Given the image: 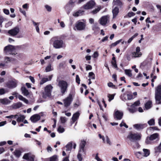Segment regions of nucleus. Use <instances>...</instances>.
<instances>
[{"mask_svg": "<svg viewBox=\"0 0 161 161\" xmlns=\"http://www.w3.org/2000/svg\"><path fill=\"white\" fill-rule=\"evenodd\" d=\"M51 41L53 42V47L55 49H60L65 47V45L63 41L57 37H53Z\"/></svg>", "mask_w": 161, "mask_h": 161, "instance_id": "1", "label": "nucleus"}, {"mask_svg": "<svg viewBox=\"0 0 161 161\" xmlns=\"http://www.w3.org/2000/svg\"><path fill=\"white\" fill-rule=\"evenodd\" d=\"M19 49V47L18 46L9 45L4 48V51L7 54H11L14 56L16 55L18 56L19 54L16 52Z\"/></svg>", "mask_w": 161, "mask_h": 161, "instance_id": "2", "label": "nucleus"}, {"mask_svg": "<svg viewBox=\"0 0 161 161\" xmlns=\"http://www.w3.org/2000/svg\"><path fill=\"white\" fill-rule=\"evenodd\" d=\"M155 98L157 104L161 103V85L158 86L156 88Z\"/></svg>", "mask_w": 161, "mask_h": 161, "instance_id": "3", "label": "nucleus"}, {"mask_svg": "<svg viewBox=\"0 0 161 161\" xmlns=\"http://www.w3.org/2000/svg\"><path fill=\"white\" fill-rule=\"evenodd\" d=\"M58 85L60 87L61 92L62 94H64L66 91L68 86L67 83L64 80H60Z\"/></svg>", "mask_w": 161, "mask_h": 161, "instance_id": "4", "label": "nucleus"}, {"mask_svg": "<svg viewBox=\"0 0 161 161\" xmlns=\"http://www.w3.org/2000/svg\"><path fill=\"white\" fill-rule=\"evenodd\" d=\"M53 87L51 85H48L45 88L44 92L43 93L42 97L44 98H46L49 97L51 95Z\"/></svg>", "mask_w": 161, "mask_h": 161, "instance_id": "5", "label": "nucleus"}, {"mask_svg": "<svg viewBox=\"0 0 161 161\" xmlns=\"http://www.w3.org/2000/svg\"><path fill=\"white\" fill-rule=\"evenodd\" d=\"M83 22L78 21L75 24V28L78 31L84 30L86 29V22L85 20Z\"/></svg>", "mask_w": 161, "mask_h": 161, "instance_id": "6", "label": "nucleus"}, {"mask_svg": "<svg viewBox=\"0 0 161 161\" xmlns=\"http://www.w3.org/2000/svg\"><path fill=\"white\" fill-rule=\"evenodd\" d=\"M141 135L140 134L130 133L127 136V138L131 141L139 140L141 139Z\"/></svg>", "mask_w": 161, "mask_h": 161, "instance_id": "7", "label": "nucleus"}, {"mask_svg": "<svg viewBox=\"0 0 161 161\" xmlns=\"http://www.w3.org/2000/svg\"><path fill=\"white\" fill-rule=\"evenodd\" d=\"M73 100L72 95L69 94L68 97L63 100L64 104L65 107H67L69 106Z\"/></svg>", "mask_w": 161, "mask_h": 161, "instance_id": "8", "label": "nucleus"}, {"mask_svg": "<svg viewBox=\"0 0 161 161\" xmlns=\"http://www.w3.org/2000/svg\"><path fill=\"white\" fill-rule=\"evenodd\" d=\"M18 82L17 80L15 79H13L8 80L7 83V85L8 87L13 88L16 87Z\"/></svg>", "mask_w": 161, "mask_h": 161, "instance_id": "9", "label": "nucleus"}, {"mask_svg": "<svg viewBox=\"0 0 161 161\" xmlns=\"http://www.w3.org/2000/svg\"><path fill=\"white\" fill-rule=\"evenodd\" d=\"M95 3L94 1L91 0L88 2L83 6V8L85 9H89L92 8L95 6Z\"/></svg>", "mask_w": 161, "mask_h": 161, "instance_id": "10", "label": "nucleus"}, {"mask_svg": "<svg viewBox=\"0 0 161 161\" xmlns=\"http://www.w3.org/2000/svg\"><path fill=\"white\" fill-rule=\"evenodd\" d=\"M19 31V28L18 27H15L13 29L9 30L8 31V33L11 36H15L17 34Z\"/></svg>", "mask_w": 161, "mask_h": 161, "instance_id": "11", "label": "nucleus"}, {"mask_svg": "<svg viewBox=\"0 0 161 161\" xmlns=\"http://www.w3.org/2000/svg\"><path fill=\"white\" fill-rule=\"evenodd\" d=\"M140 51V48L139 47H137L136 49V51L132 53V57L134 58L139 57H141L142 54Z\"/></svg>", "mask_w": 161, "mask_h": 161, "instance_id": "12", "label": "nucleus"}, {"mask_svg": "<svg viewBox=\"0 0 161 161\" xmlns=\"http://www.w3.org/2000/svg\"><path fill=\"white\" fill-rule=\"evenodd\" d=\"M147 125L146 124H136L133 125V127L136 129L140 130L146 127Z\"/></svg>", "mask_w": 161, "mask_h": 161, "instance_id": "13", "label": "nucleus"}, {"mask_svg": "<svg viewBox=\"0 0 161 161\" xmlns=\"http://www.w3.org/2000/svg\"><path fill=\"white\" fill-rule=\"evenodd\" d=\"M40 118V116L39 115L37 114H36L32 116L30 118V119L32 122L35 123L39 120Z\"/></svg>", "mask_w": 161, "mask_h": 161, "instance_id": "14", "label": "nucleus"}, {"mask_svg": "<svg viewBox=\"0 0 161 161\" xmlns=\"http://www.w3.org/2000/svg\"><path fill=\"white\" fill-rule=\"evenodd\" d=\"M122 0H113V6H116L120 8H121L123 4Z\"/></svg>", "mask_w": 161, "mask_h": 161, "instance_id": "15", "label": "nucleus"}, {"mask_svg": "<svg viewBox=\"0 0 161 161\" xmlns=\"http://www.w3.org/2000/svg\"><path fill=\"white\" fill-rule=\"evenodd\" d=\"M16 97L19 98L20 100L22 101L26 104L28 103V101L25 98L23 97L22 96L19 94L17 93H15Z\"/></svg>", "mask_w": 161, "mask_h": 161, "instance_id": "16", "label": "nucleus"}, {"mask_svg": "<svg viewBox=\"0 0 161 161\" xmlns=\"http://www.w3.org/2000/svg\"><path fill=\"white\" fill-rule=\"evenodd\" d=\"M108 18L106 16H103L100 19V23L102 25H105L107 23Z\"/></svg>", "mask_w": 161, "mask_h": 161, "instance_id": "17", "label": "nucleus"}, {"mask_svg": "<svg viewBox=\"0 0 161 161\" xmlns=\"http://www.w3.org/2000/svg\"><path fill=\"white\" fill-rule=\"evenodd\" d=\"M159 139V135L158 133H156L151 135L149 137V139L150 141H153L156 139Z\"/></svg>", "mask_w": 161, "mask_h": 161, "instance_id": "18", "label": "nucleus"}, {"mask_svg": "<svg viewBox=\"0 0 161 161\" xmlns=\"http://www.w3.org/2000/svg\"><path fill=\"white\" fill-rule=\"evenodd\" d=\"M10 103L11 101L7 98L0 99V103L2 104L7 105L10 104Z\"/></svg>", "mask_w": 161, "mask_h": 161, "instance_id": "19", "label": "nucleus"}, {"mask_svg": "<svg viewBox=\"0 0 161 161\" xmlns=\"http://www.w3.org/2000/svg\"><path fill=\"white\" fill-rule=\"evenodd\" d=\"M123 114L122 112H120L119 111H117L115 112V117L119 120L121 119L123 116Z\"/></svg>", "mask_w": 161, "mask_h": 161, "instance_id": "20", "label": "nucleus"}, {"mask_svg": "<svg viewBox=\"0 0 161 161\" xmlns=\"http://www.w3.org/2000/svg\"><path fill=\"white\" fill-rule=\"evenodd\" d=\"M80 114L78 112H76L74 114L72 118V124L74 123L76 120H77L80 116Z\"/></svg>", "mask_w": 161, "mask_h": 161, "instance_id": "21", "label": "nucleus"}, {"mask_svg": "<svg viewBox=\"0 0 161 161\" xmlns=\"http://www.w3.org/2000/svg\"><path fill=\"white\" fill-rule=\"evenodd\" d=\"M52 77L53 75H51L49 76L48 78H42V80L40 82V84L41 85H42L48 81L51 80L52 79Z\"/></svg>", "mask_w": 161, "mask_h": 161, "instance_id": "22", "label": "nucleus"}, {"mask_svg": "<svg viewBox=\"0 0 161 161\" xmlns=\"http://www.w3.org/2000/svg\"><path fill=\"white\" fill-rule=\"evenodd\" d=\"M113 18H115L118 15L119 12V8L117 6L115 7L113 10Z\"/></svg>", "mask_w": 161, "mask_h": 161, "instance_id": "23", "label": "nucleus"}, {"mask_svg": "<svg viewBox=\"0 0 161 161\" xmlns=\"http://www.w3.org/2000/svg\"><path fill=\"white\" fill-rule=\"evenodd\" d=\"M21 90L23 94L25 96H27L29 94L28 90L25 87H22L21 88Z\"/></svg>", "mask_w": 161, "mask_h": 161, "instance_id": "24", "label": "nucleus"}, {"mask_svg": "<svg viewBox=\"0 0 161 161\" xmlns=\"http://www.w3.org/2000/svg\"><path fill=\"white\" fill-rule=\"evenodd\" d=\"M58 158L57 155H54L47 159V161H57Z\"/></svg>", "mask_w": 161, "mask_h": 161, "instance_id": "25", "label": "nucleus"}, {"mask_svg": "<svg viewBox=\"0 0 161 161\" xmlns=\"http://www.w3.org/2000/svg\"><path fill=\"white\" fill-rule=\"evenodd\" d=\"M25 119V116L24 115H20L17 118L16 120L19 123L23 122Z\"/></svg>", "mask_w": 161, "mask_h": 161, "instance_id": "26", "label": "nucleus"}, {"mask_svg": "<svg viewBox=\"0 0 161 161\" xmlns=\"http://www.w3.org/2000/svg\"><path fill=\"white\" fill-rule=\"evenodd\" d=\"M73 146L72 143L71 142L69 143L65 146L66 151H70L71 149Z\"/></svg>", "mask_w": 161, "mask_h": 161, "instance_id": "27", "label": "nucleus"}, {"mask_svg": "<svg viewBox=\"0 0 161 161\" xmlns=\"http://www.w3.org/2000/svg\"><path fill=\"white\" fill-rule=\"evenodd\" d=\"M154 150L156 153H160L161 152V142L158 146L154 148Z\"/></svg>", "mask_w": 161, "mask_h": 161, "instance_id": "28", "label": "nucleus"}, {"mask_svg": "<svg viewBox=\"0 0 161 161\" xmlns=\"http://www.w3.org/2000/svg\"><path fill=\"white\" fill-rule=\"evenodd\" d=\"M152 102L151 101H148L145 104V108L147 109H149L151 107Z\"/></svg>", "mask_w": 161, "mask_h": 161, "instance_id": "29", "label": "nucleus"}, {"mask_svg": "<svg viewBox=\"0 0 161 161\" xmlns=\"http://www.w3.org/2000/svg\"><path fill=\"white\" fill-rule=\"evenodd\" d=\"M143 151L144 152V156L145 157H147L150 154V151L147 149H143Z\"/></svg>", "mask_w": 161, "mask_h": 161, "instance_id": "30", "label": "nucleus"}, {"mask_svg": "<svg viewBox=\"0 0 161 161\" xmlns=\"http://www.w3.org/2000/svg\"><path fill=\"white\" fill-rule=\"evenodd\" d=\"M101 8V6H99L97 7V8H96L95 9L93 10L91 12L93 14H96L100 10Z\"/></svg>", "mask_w": 161, "mask_h": 161, "instance_id": "31", "label": "nucleus"}, {"mask_svg": "<svg viewBox=\"0 0 161 161\" xmlns=\"http://www.w3.org/2000/svg\"><path fill=\"white\" fill-rule=\"evenodd\" d=\"M22 103L21 102L15 104L13 106L14 108L17 109L19 108L22 106Z\"/></svg>", "mask_w": 161, "mask_h": 161, "instance_id": "32", "label": "nucleus"}, {"mask_svg": "<svg viewBox=\"0 0 161 161\" xmlns=\"http://www.w3.org/2000/svg\"><path fill=\"white\" fill-rule=\"evenodd\" d=\"M14 155L16 157H19L21 154V151L18 150H16L14 152Z\"/></svg>", "mask_w": 161, "mask_h": 161, "instance_id": "33", "label": "nucleus"}, {"mask_svg": "<svg viewBox=\"0 0 161 161\" xmlns=\"http://www.w3.org/2000/svg\"><path fill=\"white\" fill-rule=\"evenodd\" d=\"M83 12V11L81 10H79L78 11L74 13L73 15L74 16H78L82 14V13Z\"/></svg>", "mask_w": 161, "mask_h": 161, "instance_id": "34", "label": "nucleus"}, {"mask_svg": "<svg viewBox=\"0 0 161 161\" xmlns=\"http://www.w3.org/2000/svg\"><path fill=\"white\" fill-rule=\"evenodd\" d=\"M88 77L91 79L94 80L95 79V75L93 72H90L89 73Z\"/></svg>", "mask_w": 161, "mask_h": 161, "instance_id": "35", "label": "nucleus"}, {"mask_svg": "<svg viewBox=\"0 0 161 161\" xmlns=\"http://www.w3.org/2000/svg\"><path fill=\"white\" fill-rule=\"evenodd\" d=\"M125 74L129 77H131L132 75L131 71L130 69H125Z\"/></svg>", "mask_w": 161, "mask_h": 161, "instance_id": "36", "label": "nucleus"}, {"mask_svg": "<svg viewBox=\"0 0 161 161\" xmlns=\"http://www.w3.org/2000/svg\"><path fill=\"white\" fill-rule=\"evenodd\" d=\"M149 125H153L155 124V120L153 119H152L147 122Z\"/></svg>", "mask_w": 161, "mask_h": 161, "instance_id": "37", "label": "nucleus"}, {"mask_svg": "<svg viewBox=\"0 0 161 161\" xmlns=\"http://www.w3.org/2000/svg\"><path fill=\"white\" fill-rule=\"evenodd\" d=\"M31 157V154L30 153H27L25 154L23 157V158L24 159H25L27 160H28V159L30 157Z\"/></svg>", "mask_w": 161, "mask_h": 161, "instance_id": "38", "label": "nucleus"}, {"mask_svg": "<svg viewBox=\"0 0 161 161\" xmlns=\"http://www.w3.org/2000/svg\"><path fill=\"white\" fill-rule=\"evenodd\" d=\"M114 94H108V97L109 98L108 101L110 102L114 99Z\"/></svg>", "mask_w": 161, "mask_h": 161, "instance_id": "39", "label": "nucleus"}, {"mask_svg": "<svg viewBox=\"0 0 161 161\" xmlns=\"http://www.w3.org/2000/svg\"><path fill=\"white\" fill-rule=\"evenodd\" d=\"M60 120L62 123H64L67 121V119L65 117H61Z\"/></svg>", "mask_w": 161, "mask_h": 161, "instance_id": "40", "label": "nucleus"}, {"mask_svg": "<svg viewBox=\"0 0 161 161\" xmlns=\"http://www.w3.org/2000/svg\"><path fill=\"white\" fill-rule=\"evenodd\" d=\"M140 102L139 101H137L135 102L134 103L131 105V107L133 108L135 107L139 106L140 104Z\"/></svg>", "mask_w": 161, "mask_h": 161, "instance_id": "41", "label": "nucleus"}, {"mask_svg": "<svg viewBox=\"0 0 161 161\" xmlns=\"http://www.w3.org/2000/svg\"><path fill=\"white\" fill-rule=\"evenodd\" d=\"M86 142L85 141H81V142L80 144V147H81L82 148H84L85 145H86Z\"/></svg>", "mask_w": 161, "mask_h": 161, "instance_id": "42", "label": "nucleus"}, {"mask_svg": "<svg viewBox=\"0 0 161 161\" xmlns=\"http://www.w3.org/2000/svg\"><path fill=\"white\" fill-rule=\"evenodd\" d=\"M64 131V129L61 126H59L58 129V131L59 133H63Z\"/></svg>", "mask_w": 161, "mask_h": 161, "instance_id": "43", "label": "nucleus"}, {"mask_svg": "<svg viewBox=\"0 0 161 161\" xmlns=\"http://www.w3.org/2000/svg\"><path fill=\"white\" fill-rule=\"evenodd\" d=\"M5 19L3 17L0 16V27H2V23Z\"/></svg>", "mask_w": 161, "mask_h": 161, "instance_id": "44", "label": "nucleus"}, {"mask_svg": "<svg viewBox=\"0 0 161 161\" xmlns=\"http://www.w3.org/2000/svg\"><path fill=\"white\" fill-rule=\"evenodd\" d=\"M45 7L46 8V10L48 11V12L51 11V9H52V8L50 6H49L47 5H45Z\"/></svg>", "mask_w": 161, "mask_h": 161, "instance_id": "45", "label": "nucleus"}, {"mask_svg": "<svg viewBox=\"0 0 161 161\" xmlns=\"http://www.w3.org/2000/svg\"><path fill=\"white\" fill-rule=\"evenodd\" d=\"M46 72H49L51 71V65L50 64L48 65L46 68Z\"/></svg>", "mask_w": 161, "mask_h": 161, "instance_id": "46", "label": "nucleus"}, {"mask_svg": "<svg viewBox=\"0 0 161 161\" xmlns=\"http://www.w3.org/2000/svg\"><path fill=\"white\" fill-rule=\"evenodd\" d=\"M113 66L115 68H117V66L116 64V61H112L111 62Z\"/></svg>", "mask_w": 161, "mask_h": 161, "instance_id": "47", "label": "nucleus"}, {"mask_svg": "<svg viewBox=\"0 0 161 161\" xmlns=\"http://www.w3.org/2000/svg\"><path fill=\"white\" fill-rule=\"evenodd\" d=\"M18 116V115L17 114H16L15 115H12L10 116H7L6 117V118H12L14 117L15 118H16Z\"/></svg>", "mask_w": 161, "mask_h": 161, "instance_id": "48", "label": "nucleus"}, {"mask_svg": "<svg viewBox=\"0 0 161 161\" xmlns=\"http://www.w3.org/2000/svg\"><path fill=\"white\" fill-rule=\"evenodd\" d=\"M10 58L8 57H6L4 58V62L5 63H8L9 62H10Z\"/></svg>", "mask_w": 161, "mask_h": 161, "instance_id": "49", "label": "nucleus"}, {"mask_svg": "<svg viewBox=\"0 0 161 161\" xmlns=\"http://www.w3.org/2000/svg\"><path fill=\"white\" fill-rule=\"evenodd\" d=\"M77 157L79 160V161H81L82 158L81 157V154L80 153H78V154L77 156Z\"/></svg>", "mask_w": 161, "mask_h": 161, "instance_id": "50", "label": "nucleus"}, {"mask_svg": "<svg viewBox=\"0 0 161 161\" xmlns=\"http://www.w3.org/2000/svg\"><path fill=\"white\" fill-rule=\"evenodd\" d=\"M95 158L97 160V161H103L98 156V153L96 154Z\"/></svg>", "mask_w": 161, "mask_h": 161, "instance_id": "51", "label": "nucleus"}, {"mask_svg": "<svg viewBox=\"0 0 161 161\" xmlns=\"http://www.w3.org/2000/svg\"><path fill=\"white\" fill-rule=\"evenodd\" d=\"M86 70H91L92 69V67L91 65H87L86 66Z\"/></svg>", "mask_w": 161, "mask_h": 161, "instance_id": "52", "label": "nucleus"}, {"mask_svg": "<svg viewBox=\"0 0 161 161\" xmlns=\"http://www.w3.org/2000/svg\"><path fill=\"white\" fill-rule=\"evenodd\" d=\"M135 15V13H134L132 12H129L127 14V15L129 17H130L132 16H134Z\"/></svg>", "mask_w": 161, "mask_h": 161, "instance_id": "53", "label": "nucleus"}, {"mask_svg": "<svg viewBox=\"0 0 161 161\" xmlns=\"http://www.w3.org/2000/svg\"><path fill=\"white\" fill-rule=\"evenodd\" d=\"M108 85L109 87H112L113 88H115V85H114L113 83L112 82H109L108 83Z\"/></svg>", "mask_w": 161, "mask_h": 161, "instance_id": "54", "label": "nucleus"}, {"mask_svg": "<svg viewBox=\"0 0 161 161\" xmlns=\"http://www.w3.org/2000/svg\"><path fill=\"white\" fill-rule=\"evenodd\" d=\"M120 127H122L123 126H125L126 128H128V126L126 124L123 122V121L121 122V123L120 124Z\"/></svg>", "mask_w": 161, "mask_h": 161, "instance_id": "55", "label": "nucleus"}, {"mask_svg": "<svg viewBox=\"0 0 161 161\" xmlns=\"http://www.w3.org/2000/svg\"><path fill=\"white\" fill-rule=\"evenodd\" d=\"M5 93V91L3 88L0 89V95H2Z\"/></svg>", "mask_w": 161, "mask_h": 161, "instance_id": "56", "label": "nucleus"}, {"mask_svg": "<svg viewBox=\"0 0 161 161\" xmlns=\"http://www.w3.org/2000/svg\"><path fill=\"white\" fill-rule=\"evenodd\" d=\"M76 81L78 84L80 83V79L78 75H76Z\"/></svg>", "mask_w": 161, "mask_h": 161, "instance_id": "57", "label": "nucleus"}, {"mask_svg": "<svg viewBox=\"0 0 161 161\" xmlns=\"http://www.w3.org/2000/svg\"><path fill=\"white\" fill-rule=\"evenodd\" d=\"M106 142L109 145H110L111 144V142L110 141V140L108 136H106Z\"/></svg>", "mask_w": 161, "mask_h": 161, "instance_id": "58", "label": "nucleus"}, {"mask_svg": "<svg viewBox=\"0 0 161 161\" xmlns=\"http://www.w3.org/2000/svg\"><path fill=\"white\" fill-rule=\"evenodd\" d=\"M127 96L128 100H131L133 98L132 95L131 94H128Z\"/></svg>", "mask_w": 161, "mask_h": 161, "instance_id": "59", "label": "nucleus"}, {"mask_svg": "<svg viewBox=\"0 0 161 161\" xmlns=\"http://www.w3.org/2000/svg\"><path fill=\"white\" fill-rule=\"evenodd\" d=\"M130 112L131 113H133L136 111V109L135 108H129Z\"/></svg>", "mask_w": 161, "mask_h": 161, "instance_id": "60", "label": "nucleus"}, {"mask_svg": "<svg viewBox=\"0 0 161 161\" xmlns=\"http://www.w3.org/2000/svg\"><path fill=\"white\" fill-rule=\"evenodd\" d=\"M98 56V53L97 52H94L93 54V57L94 58H96Z\"/></svg>", "mask_w": 161, "mask_h": 161, "instance_id": "61", "label": "nucleus"}, {"mask_svg": "<svg viewBox=\"0 0 161 161\" xmlns=\"http://www.w3.org/2000/svg\"><path fill=\"white\" fill-rule=\"evenodd\" d=\"M3 12L5 14L7 15H8L9 13V10L6 9H3Z\"/></svg>", "mask_w": 161, "mask_h": 161, "instance_id": "62", "label": "nucleus"}, {"mask_svg": "<svg viewBox=\"0 0 161 161\" xmlns=\"http://www.w3.org/2000/svg\"><path fill=\"white\" fill-rule=\"evenodd\" d=\"M84 152V148H82L80 147V149L78 153H80L81 154L82 153Z\"/></svg>", "mask_w": 161, "mask_h": 161, "instance_id": "63", "label": "nucleus"}, {"mask_svg": "<svg viewBox=\"0 0 161 161\" xmlns=\"http://www.w3.org/2000/svg\"><path fill=\"white\" fill-rule=\"evenodd\" d=\"M126 96V95L125 94H124L123 95H122L121 97V98L123 101H125L126 100V98H125V96Z\"/></svg>", "mask_w": 161, "mask_h": 161, "instance_id": "64", "label": "nucleus"}]
</instances>
